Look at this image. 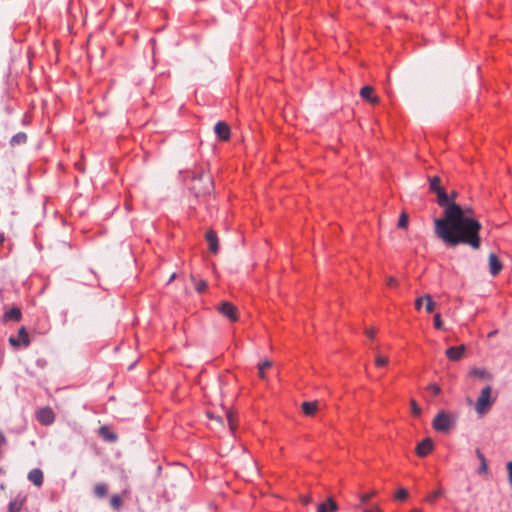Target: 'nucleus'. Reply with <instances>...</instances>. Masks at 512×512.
Instances as JSON below:
<instances>
[{"mask_svg": "<svg viewBox=\"0 0 512 512\" xmlns=\"http://www.w3.org/2000/svg\"><path fill=\"white\" fill-rule=\"evenodd\" d=\"M301 501L303 504H308L311 502V498L309 496H303L301 497Z\"/></svg>", "mask_w": 512, "mask_h": 512, "instance_id": "45", "label": "nucleus"}, {"mask_svg": "<svg viewBox=\"0 0 512 512\" xmlns=\"http://www.w3.org/2000/svg\"><path fill=\"white\" fill-rule=\"evenodd\" d=\"M389 360L387 357L377 355L375 358V364L378 367L386 366L388 364Z\"/></svg>", "mask_w": 512, "mask_h": 512, "instance_id": "33", "label": "nucleus"}, {"mask_svg": "<svg viewBox=\"0 0 512 512\" xmlns=\"http://www.w3.org/2000/svg\"><path fill=\"white\" fill-rule=\"evenodd\" d=\"M408 497V491L404 488H400L395 493L396 500H405Z\"/></svg>", "mask_w": 512, "mask_h": 512, "instance_id": "31", "label": "nucleus"}, {"mask_svg": "<svg viewBox=\"0 0 512 512\" xmlns=\"http://www.w3.org/2000/svg\"><path fill=\"white\" fill-rule=\"evenodd\" d=\"M4 241H5L4 234L0 233V246L3 244Z\"/></svg>", "mask_w": 512, "mask_h": 512, "instance_id": "47", "label": "nucleus"}, {"mask_svg": "<svg viewBox=\"0 0 512 512\" xmlns=\"http://www.w3.org/2000/svg\"><path fill=\"white\" fill-rule=\"evenodd\" d=\"M424 298L426 301L425 310L427 313H432L436 308V303L432 300L430 294H424Z\"/></svg>", "mask_w": 512, "mask_h": 512, "instance_id": "25", "label": "nucleus"}, {"mask_svg": "<svg viewBox=\"0 0 512 512\" xmlns=\"http://www.w3.org/2000/svg\"><path fill=\"white\" fill-rule=\"evenodd\" d=\"M302 411L306 416H314L318 410V402H303L301 405Z\"/></svg>", "mask_w": 512, "mask_h": 512, "instance_id": "16", "label": "nucleus"}, {"mask_svg": "<svg viewBox=\"0 0 512 512\" xmlns=\"http://www.w3.org/2000/svg\"><path fill=\"white\" fill-rule=\"evenodd\" d=\"M272 366V361L265 360L262 363L258 364V374L261 379L265 378V372L267 368H270Z\"/></svg>", "mask_w": 512, "mask_h": 512, "instance_id": "26", "label": "nucleus"}, {"mask_svg": "<svg viewBox=\"0 0 512 512\" xmlns=\"http://www.w3.org/2000/svg\"><path fill=\"white\" fill-rule=\"evenodd\" d=\"M465 350H466V346L462 344L459 346L449 347L446 350L445 354L449 360L459 361L463 357Z\"/></svg>", "mask_w": 512, "mask_h": 512, "instance_id": "8", "label": "nucleus"}, {"mask_svg": "<svg viewBox=\"0 0 512 512\" xmlns=\"http://www.w3.org/2000/svg\"><path fill=\"white\" fill-rule=\"evenodd\" d=\"M36 418L43 425H51L55 420V414L50 407H44L37 411Z\"/></svg>", "mask_w": 512, "mask_h": 512, "instance_id": "6", "label": "nucleus"}, {"mask_svg": "<svg viewBox=\"0 0 512 512\" xmlns=\"http://www.w3.org/2000/svg\"><path fill=\"white\" fill-rule=\"evenodd\" d=\"M430 191L437 193L443 189L441 185V178L439 176H433L428 178Z\"/></svg>", "mask_w": 512, "mask_h": 512, "instance_id": "21", "label": "nucleus"}, {"mask_svg": "<svg viewBox=\"0 0 512 512\" xmlns=\"http://www.w3.org/2000/svg\"><path fill=\"white\" fill-rule=\"evenodd\" d=\"M107 485L105 483H97L94 487V493L97 497L103 498L107 495Z\"/></svg>", "mask_w": 512, "mask_h": 512, "instance_id": "24", "label": "nucleus"}, {"mask_svg": "<svg viewBox=\"0 0 512 512\" xmlns=\"http://www.w3.org/2000/svg\"><path fill=\"white\" fill-rule=\"evenodd\" d=\"M424 301H425L424 295L421 297H418L415 300V309L419 311L422 308Z\"/></svg>", "mask_w": 512, "mask_h": 512, "instance_id": "40", "label": "nucleus"}, {"mask_svg": "<svg viewBox=\"0 0 512 512\" xmlns=\"http://www.w3.org/2000/svg\"><path fill=\"white\" fill-rule=\"evenodd\" d=\"M214 132L221 141H228L230 139V127L223 121L215 124Z\"/></svg>", "mask_w": 512, "mask_h": 512, "instance_id": "7", "label": "nucleus"}, {"mask_svg": "<svg viewBox=\"0 0 512 512\" xmlns=\"http://www.w3.org/2000/svg\"><path fill=\"white\" fill-rule=\"evenodd\" d=\"M375 333H376V332H375V329H373V328H369V329H366V330H365V334H366V335H367V337H368V338H370V339H373V338H374Z\"/></svg>", "mask_w": 512, "mask_h": 512, "instance_id": "43", "label": "nucleus"}, {"mask_svg": "<svg viewBox=\"0 0 512 512\" xmlns=\"http://www.w3.org/2000/svg\"><path fill=\"white\" fill-rule=\"evenodd\" d=\"M17 338L21 341L22 346L28 347L30 345L29 334H28V332H27L25 327H21L18 330V337Z\"/></svg>", "mask_w": 512, "mask_h": 512, "instance_id": "22", "label": "nucleus"}, {"mask_svg": "<svg viewBox=\"0 0 512 512\" xmlns=\"http://www.w3.org/2000/svg\"><path fill=\"white\" fill-rule=\"evenodd\" d=\"M475 454L480 461L478 473L479 474H487L488 473V464H487V460H486L484 454L482 453V451L479 448H477L475 450Z\"/></svg>", "mask_w": 512, "mask_h": 512, "instance_id": "18", "label": "nucleus"}, {"mask_svg": "<svg viewBox=\"0 0 512 512\" xmlns=\"http://www.w3.org/2000/svg\"><path fill=\"white\" fill-rule=\"evenodd\" d=\"M434 327L436 329H442L443 328V322H442V319H441V315L439 313L435 314L434 315Z\"/></svg>", "mask_w": 512, "mask_h": 512, "instance_id": "36", "label": "nucleus"}, {"mask_svg": "<svg viewBox=\"0 0 512 512\" xmlns=\"http://www.w3.org/2000/svg\"><path fill=\"white\" fill-rule=\"evenodd\" d=\"M436 194L438 205L444 208V217L434 220L437 237L448 247L465 244L478 250L481 247V223L478 220L466 218L463 208L456 202L450 201L444 188Z\"/></svg>", "mask_w": 512, "mask_h": 512, "instance_id": "1", "label": "nucleus"}, {"mask_svg": "<svg viewBox=\"0 0 512 512\" xmlns=\"http://www.w3.org/2000/svg\"><path fill=\"white\" fill-rule=\"evenodd\" d=\"M491 393L492 387L490 385L485 386L481 390L475 403V410L479 415L486 414L494 403L495 399L491 397Z\"/></svg>", "mask_w": 512, "mask_h": 512, "instance_id": "3", "label": "nucleus"}, {"mask_svg": "<svg viewBox=\"0 0 512 512\" xmlns=\"http://www.w3.org/2000/svg\"><path fill=\"white\" fill-rule=\"evenodd\" d=\"M205 239L209 244V250L213 254H217L219 252V240L217 234L214 230L209 229L205 233Z\"/></svg>", "mask_w": 512, "mask_h": 512, "instance_id": "10", "label": "nucleus"}, {"mask_svg": "<svg viewBox=\"0 0 512 512\" xmlns=\"http://www.w3.org/2000/svg\"><path fill=\"white\" fill-rule=\"evenodd\" d=\"M455 419L445 411H440L433 419L432 426L438 432L446 433L454 425Z\"/></svg>", "mask_w": 512, "mask_h": 512, "instance_id": "4", "label": "nucleus"}, {"mask_svg": "<svg viewBox=\"0 0 512 512\" xmlns=\"http://www.w3.org/2000/svg\"><path fill=\"white\" fill-rule=\"evenodd\" d=\"M506 468L508 472V481L510 486L512 487V461L507 463Z\"/></svg>", "mask_w": 512, "mask_h": 512, "instance_id": "39", "label": "nucleus"}, {"mask_svg": "<svg viewBox=\"0 0 512 512\" xmlns=\"http://www.w3.org/2000/svg\"><path fill=\"white\" fill-rule=\"evenodd\" d=\"M99 434L106 440L110 441V442H114L116 441L117 439V436L110 432L109 429L106 427V426H102L100 429H99Z\"/></svg>", "mask_w": 512, "mask_h": 512, "instance_id": "23", "label": "nucleus"}, {"mask_svg": "<svg viewBox=\"0 0 512 512\" xmlns=\"http://www.w3.org/2000/svg\"><path fill=\"white\" fill-rule=\"evenodd\" d=\"M9 343L11 346H13L15 348H18L22 345L21 341L18 338L13 337V336L9 338Z\"/></svg>", "mask_w": 512, "mask_h": 512, "instance_id": "38", "label": "nucleus"}, {"mask_svg": "<svg viewBox=\"0 0 512 512\" xmlns=\"http://www.w3.org/2000/svg\"><path fill=\"white\" fill-rule=\"evenodd\" d=\"M226 417H227V420H228V424H229L230 430L232 432H234L235 429H236V422H235V415H234V413L231 412V411H227L226 412Z\"/></svg>", "mask_w": 512, "mask_h": 512, "instance_id": "28", "label": "nucleus"}, {"mask_svg": "<svg viewBox=\"0 0 512 512\" xmlns=\"http://www.w3.org/2000/svg\"><path fill=\"white\" fill-rule=\"evenodd\" d=\"M496 333H497V331H492V332H490V333L488 334V336H489V337H492V336H494Z\"/></svg>", "mask_w": 512, "mask_h": 512, "instance_id": "49", "label": "nucleus"}, {"mask_svg": "<svg viewBox=\"0 0 512 512\" xmlns=\"http://www.w3.org/2000/svg\"><path fill=\"white\" fill-rule=\"evenodd\" d=\"M428 390L434 395L438 396L441 392V388L439 385L433 383L428 386Z\"/></svg>", "mask_w": 512, "mask_h": 512, "instance_id": "37", "label": "nucleus"}, {"mask_svg": "<svg viewBox=\"0 0 512 512\" xmlns=\"http://www.w3.org/2000/svg\"><path fill=\"white\" fill-rule=\"evenodd\" d=\"M469 375L478 377L480 379H492V375L486 369L483 368H472L469 371Z\"/></svg>", "mask_w": 512, "mask_h": 512, "instance_id": "19", "label": "nucleus"}, {"mask_svg": "<svg viewBox=\"0 0 512 512\" xmlns=\"http://www.w3.org/2000/svg\"><path fill=\"white\" fill-rule=\"evenodd\" d=\"M28 479L37 487L43 484V472L40 469H33L28 473Z\"/></svg>", "mask_w": 512, "mask_h": 512, "instance_id": "15", "label": "nucleus"}, {"mask_svg": "<svg viewBox=\"0 0 512 512\" xmlns=\"http://www.w3.org/2000/svg\"><path fill=\"white\" fill-rule=\"evenodd\" d=\"M374 88L372 86H364L360 90V96L370 102L371 104H377L379 102V97L373 95Z\"/></svg>", "mask_w": 512, "mask_h": 512, "instance_id": "12", "label": "nucleus"}, {"mask_svg": "<svg viewBox=\"0 0 512 512\" xmlns=\"http://www.w3.org/2000/svg\"><path fill=\"white\" fill-rule=\"evenodd\" d=\"M207 288V282L205 280H200L195 284V290L198 293H203Z\"/></svg>", "mask_w": 512, "mask_h": 512, "instance_id": "35", "label": "nucleus"}, {"mask_svg": "<svg viewBox=\"0 0 512 512\" xmlns=\"http://www.w3.org/2000/svg\"><path fill=\"white\" fill-rule=\"evenodd\" d=\"M449 198H450V201L455 202V199L457 198V193H456V192H452V193L449 195Z\"/></svg>", "mask_w": 512, "mask_h": 512, "instance_id": "46", "label": "nucleus"}, {"mask_svg": "<svg viewBox=\"0 0 512 512\" xmlns=\"http://www.w3.org/2000/svg\"><path fill=\"white\" fill-rule=\"evenodd\" d=\"M339 509L336 501L329 497L326 502L318 505L317 512H336Z\"/></svg>", "mask_w": 512, "mask_h": 512, "instance_id": "14", "label": "nucleus"}, {"mask_svg": "<svg viewBox=\"0 0 512 512\" xmlns=\"http://www.w3.org/2000/svg\"><path fill=\"white\" fill-rule=\"evenodd\" d=\"M397 226H398V228H401V229L407 228V226H408V215L405 212H403L400 215Z\"/></svg>", "mask_w": 512, "mask_h": 512, "instance_id": "29", "label": "nucleus"}, {"mask_svg": "<svg viewBox=\"0 0 512 512\" xmlns=\"http://www.w3.org/2000/svg\"><path fill=\"white\" fill-rule=\"evenodd\" d=\"M464 215L466 218H471L472 220H476L474 217V211L471 208L463 209Z\"/></svg>", "mask_w": 512, "mask_h": 512, "instance_id": "41", "label": "nucleus"}, {"mask_svg": "<svg viewBox=\"0 0 512 512\" xmlns=\"http://www.w3.org/2000/svg\"><path fill=\"white\" fill-rule=\"evenodd\" d=\"M386 283H387V285H389L391 287H394V286L398 285V281L394 277H388L387 280H386Z\"/></svg>", "mask_w": 512, "mask_h": 512, "instance_id": "42", "label": "nucleus"}, {"mask_svg": "<svg viewBox=\"0 0 512 512\" xmlns=\"http://www.w3.org/2000/svg\"><path fill=\"white\" fill-rule=\"evenodd\" d=\"M442 490L441 489H437L435 491H433L432 493H430L428 496H427V501L428 502H434L437 498H439L441 495H442Z\"/></svg>", "mask_w": 512, "mask_h": 512, "instance_id": "34", "label": "nucleus"}, {"mask_svg": "<svg viewBox=\"0 0 512 512\" xmlns=\"http://www.w3.org/2000/svg\"><path fill=\"white\" fill-rule=\"evenodd\" d=\"M123 500L119 495H113L110 499V505L113 509L119 510L122 507Z\"/></svg>", "mask_w": 512, "mask_h": 512, "instance_id": "27", "label": "nucleus"}, {"mask_svg": "<svg viewBox=\"0 0 512 512\" xmlns=\"http://www.w3.org/2000/svg\"><path fill=\"white\" fill-rule=\"evenodd\" d=\"M411 413L414 416H419L421 414V408L418 406L417 402L414 399L410 400Z\"/></svg>", "mask_w": 512, "mask_h": 512, "instance_id": "30", "label": "nucleus"}, {"mask_svg": "<svg viewBox=\"0 0 512 512\" xmlns=\"http://www.w3.org/2000/svg\"><path fill=\"white\" fill-rule=\"evenodd\" d=\"M410 512H421V511L419 509L414 508Z\"/></svg>", "mask_w": 512, "mask_h": 512, "instance_id": "50", "label": "nucleus"}, {"mask_svg": "<svg viewBox=\"0 0 512 512\" xmlns=\"http://www.w3.org/2000/svg\"><path fill=\"white\" fill-rule=\"evenodd\" d=\"M0 488H1V489H4V488H5V485H4V484H1V485H0Z\"/></svg>", "mask_w": 512, "mask_h": 512, "instance_id": "51", "label": "nucleus"}, {"mask_svg": "<svg viewBox=\"0 0 512 512\" xmlns=\"http://www.w3.org/2000/svg\"><path fill=\"white\" fill-rule=\"evenodd\" d=\"M433 441L431 438H425L421 442L417 444L416 447V454L419 457H425L427 456L432 450H433Z\"/></svg>", "mask_w": 512, "mask_h": 512, "instance_id": "9", "label": "nucleus"}, {"mask_svg": "<svg viewBox=\"0 0 512 512\" xmlns=\"http://www.w3.org/2000/svg\"><path fill=\"white\" fill-rule=\"evenodd\" d=\"M27 497L18 495L13 500H11L8 504V512H21L23 505L26 502Z\"/></svg>", "mask_w": 512, "mask_h": 512, "instance_id": "13", "label": "nucleus"}, {"mask_svg": "<svg viewBox=\"0 0 512 512\" xmlns=\"http://www.w3.org/2000/svg\"><path fill=\"white\" fill-rule=\"evenodd\" d=\"M176 278V274L173 273L170 278H169V281H168V284L171 283L174 279Z\"/></svg>", "mask_w": 512, "mask_h": 512, "instance_id": "48", "label": "nucleus"}, {"mask_svg": "<svg viewBox=\"0 0 512 512\" xmlns=\"http://www.w3.org/2000/svg\"><path fill=\"white\" fill-rule=\"evenodd\" d=\"M217 311L230 322H237L239 319V313L237 307L231 302L224 301L217 306Z\"/></svg>", "mask_w": 512, "mask_h": 512, "instance_id": "5", "label": "nucleus"}, {"mask_svg": "<svg viewBox=\"0 0 512 512\" xmlns=\"http://www.w3.org/2000/svg\"><path fill=\"white\" fill-rule=\"evenodd\" d=\"M22 317L21 310L18 307H13L4 314V319L6 321H20Z\"/></svg>", "mask_w": 512, "mask_h": 512, "instance_id": "17", "label": "nucleus"}, {"mask_svg": "<svg viewBox=\"0 0 512 512\" xmlns=\"http://www.w3.org/2000/svg\"><path fill=\"white\" fill-rule=\"evenodd\" d=\"M363 512H381V509L378 505H375L373 508L365 509Z\"/></svg>", "mask_w": 512, "mask_h": 512, "instance_id": "44", "label": "nucleus"}, {"mask_svg": "<svg viewBox=\"0 0 512 512\" xmlns=\"http://www.w3.org/2000/svg\"><path fill=\"white\" fill-rule=\"evenodd\" d=\"M488 262L490 274L492 276H497L503 269L501 261L494 253H491L489 255Z\"/></svg>", "mask_w": 512, "mask_h": 512, "instance_id": "11", "label": "nucleus"}, {"mask_svg": "<svg viewBox=\"0 0 512 512\" xmlns=\"http://www.w3.org/2000/svg\"><path fill=\"white\" fill-rule=\"evenodd\" d=\"M376 494H377V491L373 490L370 493H365V494L360 495L361 504H366Z\"/></svg>", "mask_w": 512, "mask_h": 512, "instance_id": "32", "label": "nucleus"}, {"mask_svg": "<svg viewBox=\"0 0 512 512\" xmlns=\"http://www.w3.org/2000/svg\"><path fill=\"white\" fill-rule=\"evenodd\" d=\"M27 142V135L26 133L24 132H19L17 134H15L11 140H10V145L12 147H15V146H19V145H23Z\"/></svg>", "mask_w": 512, "mask_h": 512, "instance_id": "20", "label": "nucleus"}, {"mask_svg": "<svg viewBox=\"0 0 512 512\" xmlns=\"http://www.w3.org/2000/svg\"><path fill=\"white\" fill-rule=\"evenodd\" d=\"M214 189L212 177L204 172L195 174L192 178L191 190L196 197L210 194Z\"/></svg>", "mask_w": 512, "mask_h": 512, "instance_id": "2", "label": "nucleus"}]
</instances>
